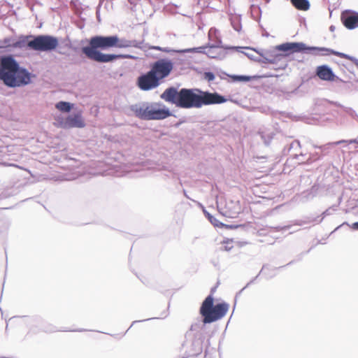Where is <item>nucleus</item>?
<instances>
[{
    "label": "nucleus",
    "instance_id": "39448f33",
    "mask_svg": "<svg viewBox=\"0 0 358 358\" xmlns=\"http://www.w3.org/2000/svg\"><path fill=\"white\" fill-rule=\"evenodd\" d=\"M276 49L278 51L285 52L287 55H289L294 52H301L305 51H314L317 52H323V55H334L338 56L341 58L348 59V56L344 53L339 52L337 51H334L333 50L327 48H320V47H308L303 43H285L280 44L276 47Z\"/></svg>",
    "mask_w": 358,
    "mask_h": 358
},
{
    "label": "nucleus",
    "instance_id": "dca6fc26",
    "mask_svg": "<svg viewBox=\"0 0 358 358\" xmlns=\"http://www.w3.org/2000/svg\"><path fill=\"white\" fill-rule=\"evenodd\" d=\"M73 104L66 102V101H59L56 103L55 107L59 111L62 112H69L72 108Z\"/></svg>",
    "mask_w": 358,
    "mask_h": 358
},
{
    "label": "nucleus",
    "instance_id": "a211bd4d",
    "mask_svg": "<svg viewBox=\"0 0 358 358\" xmlns=\"http://www.w3.org/2000/svg\"><path fill=\"white\" fill-rule=\"evenodd\" d=\"M222 245L224 247V250L226 251H229L233 248V240L232 239H226L222 241Z\"/></svg>",
    "mask_w": 358,
    "mask_h": 358
},
{
    "label": "nucleus",
    "instance_id": "4be33fe9",
    "mask_svg": "<svg viewBox=\"0 0 358 358\" xmlns=\"http://www.w3.org/2000/svg\"><path fill=\"white\" fill-rule=\"evenodd\" d=\"M203 78L208 82H210L215 79V75L212 72H205L203 73Z\"/></svg>",
    "mask_w": 358,
    "mask_h": 358
},
{
    "label": "nucleus",
    "instance_id": "4468645a",
    "mask_svg": "<svg viewBox=\"0 0 358 358\" xmlns=\"http://www.w3.org/2000/svg\"><path fill=\"white\" fill-rule=\"evenodd\" d=\"M290 2L299 10L306 11L310 6L308 0H290Z\"/></svg>",
    "mask_w": 358,
    "mask_h": 358
},
{
    "label": "nucleus",
    "instance_id": "412c9836",
    "mask_svg": "<svg viewBox=\"0 0 358 358\" xmlns=\"http://www.w3.org/2000/svg\"><path fill=\"white\" fill-rule=\"evenodd\" d=\"M233 81H249L250 77L246 76H230Z\"/></svg>",
    "mask_w": 358,
    "mask_h": 358
},
{
    "label": "nucleus",
    "instance_id": "423d86ee",
    "mask_svg": "<svg viewBox=\"0 0 358 358\" xmlns=\"http://www.w3.org/2000/svg\"><path fill=\"white\" fill-rule=\"evenodd\" d=\"M58 45L57 38L50 35H39L29 41L27 48L35 51L48 52L54 50Z\"/></svg>",
    "mask_w": 358,
    "mask_h": 358
},
{
    "label": "nucleus",
    "instance_id": "ddd939ff",
    "mask_svg": "<svg viewBox=\"0 0 358 358\" xmlns=\"http://www.w3.org/2000/svg\"><path fill=\"white\" fill-rule=\"evenodd\" d=\"M149 105H143L141 106H135L132 108L135 115L140 119L148 120Z\"/></svg>",
    "mask_w": 358,
    "mask_h": 358
},
{
    "label": "nucleus",
    "instance_id": "6ab92c4d",
    "mask_svg": "<svg viewBox=\"0 0 358 358\" xmlns=\"http://www.w3.org/2000/svg\"><path fill=\"white\" fill-rule=\"evenodd\" d=\"M204 213H205L206 216L208 217V219L209 220V221L214 226L218 227L222 224V223H220L216 218H215L213 216H212L209 213L205 211Z\"/></svg>",
    "mask_w": 358,
    "mask_h": 358
},
{
    "label": "nucleus",
    "instance_id": "20e7f679",
    "mask_svg": "<svg viewBox=\"0 0 358 358\" xmlns=\"http://www.w3.org/2000/svg\"><path fill=\"white\" fill-rule=\"evenodd\" d=\"M214 298L212 294L208 295L203 301L199 313L203 317L204 324L212 323L224 317L229 310V304L222 302L213 305Z\"/></svg>",
    "mask_w": 358,
    "mask_h": 358
},
{
    "label": "nucleus",
    "instance_id": "aec40b11",
    "mask_svg": "<svg viewBox=\"0 0 358 358\" xmlns=\"http://www.w3.org/2000/svg\"><path fill=\"white\" fill-rule=\"evenodd\" d=\"M346 143L348 144H352V143H357L358 144V141L356 140V139H351V140H341V141H336V142H333V143H330L329 144L331 145H339V144H341V143Z\"/></svg>",
    "mask_w": 358,
    "mask_h": 358
},
{
    "label": "nucleus",
    "instance_id": "9d476101",
    "mask_svg": "<svg viewBox=\"0 0 358 358\" xmlns=\"http://www.w3.org/2000/svg\"><path fill=\"white\" fill-rule=\"evenodd\" d=\"M159 105V103H156L154 105L150 106L148 120H164L171 115V111L165 106H164L162 108L156 107V106Z\"/></svg>",
    "mask_w": 358,
    "mask_h": 358
},
{
    "label": "nucleus",
    "instance_id": "6e6552de",
    "mask_svg": "<svg viewBox=\"0 0 358 358\" xmlns=\"http://www.w3.org/2000/svg\"><path fill=\"white\" fill-rule=\"evenodd\" d=\"M160 83V81L150 71L139 76L137 80L138 87L144 91L156 88Z\"/></svg>",
    "mask_w": 358,
    "mask_h": 358
},
{
    "label": "nucleus",
    "instance_id": "f257e3e1",
    "mask_svg": "<svg viewBox=\"0 0 358 358\" xmlns=\"http://www.w3.org/2000/svg\"><path fill=\"white\" fill-rule=\"evenodd\" d=\"M160 97L181 108H199L203 105L220 104L227 101L223 96L216 92L186 88L178 91L173 87L166 89Z\"/></svg>",
    "mask_w": 358,
    "mask_h": 358
},
{
    "label": "nucleus",
    "instance_id": "1a4fd4ad",
    "mask_svg": "<svg viewBox=\"0 0 358 358\" xmlns=\"http://www.w3.org/2000/svg\"><path fill=\"white\" fill-rule=\"evenodd\" d=\"M59 125L63 128H83L85 127V121L83 118L81 112L69 115L65 119L59 122Z\"/></svg>",
    "mask_w": 358,
    "mask_h": 358
},
{
    "label": "nucleus",
    "instance_id": "9b49d317",
    "mask_svg": "<svg viewBox=\"0 0 358 358\" xmlns=\"http://www.w3.org/2000/svg\"><path fill=\"white\" fill-rule=\"evenodd\" d=\"M341 19L344 26L349 29H353L358 27L357 13H352L350 11L343 12Z\"/></svg>",
    "mask_w": 358,
    "mask_h": 358
},
{
    "label": "nucleus",
    "instance_id": "7ed1b4c3",
    "mask_svg": "<svg viewBox=\"0 0 358 358\" xmlns=\"http://www.w3.org/2000/svg\"><path fill=\"white\" fill-rule=\"evenodd\" d=\"M0 80L9 87L24 86L31 81V73L20 66L11 55L0 59Z\"/></svg>",
    "mask_w": 358,
    "mask_h": 358
},
{
    "label": "nucleus",
    "instance_id": "f3484780",
    "mask_svg": "<svg viewBox=\"0 0 358 358\" xmlns=\"http://www.w3.org/2000/svg\"><path fill=\"white\" fill-rule=\"evenodd\" d=\"M31 37H32L31 36H27L17 41L13 42L12 43V47L13 48H24V47L27 46V42L29 41H27V39L29 38H31Z\"/></svg>",
    "mask_w": 358,
    "mask_h": 358
},
{
    "label": "nucleus",
    "instance_id": "2eb2a0df",
    "mask_svg": "<svg viewBox=\"0 0 358 358\" xmlns=\"http://www.w3.org/2000/svg\"><path fill=\"white\" fill-rule=\"evenodd\" d=\"M239 208L234 205L232 202H230L226 206V209L224 210V214L230 217H235L239 212Z\"/></svg>",
    "mask_w": 358,
    "mask_h": 358
},
{
    "label": "nucleus",
    "instance_id": "f03ea898",
    "mask_svg": "<svg viewBox=\"0 0 358 358\" xmlns=\"http://www.w3.org/2000/svg\"><path fill=\"white\" fill-rule=\"evenodd\" d=\"M129 46V41L120 40L117 36H96L90 38L88 46L82 48V52L91 60L106 63L119 58L127 57V56L103 54L99 49L106 50L113 47L122 48Z\"/></svg>",
    "mask_w": 358,
    "mask_h": 358
},
{
    "label": "nucleus",
    "instance_id": "f8f14e48",
    "mask_svg": "<svg viewBox=\"0 0 358 358\" xmlns=\"http://www.w3.org/2000/svg\"><path fill=\"white\" fill-rule=\"evenodd\" d=\"M317 76L325 81H337L340 79L334 75L332 70L327 65L319 66L316 69Z\"/></svg>",
    "mask_w": 358,
    "mask_h": 358
},
{
    "label": "nucleus",
    "instance_id": "5701e85b",
    "mask_svg": "<svg viewBox=\"0 0 358 358\" xmlns=\"http://www.w3.org/2000/svg\"><path fill=\"white\" fill-rule=\"evenodd\" d=\"M1 43H2L3 45L1 46V48H9V47H12V43L13 42L11 41L10 38H4Z\"/></svg>",
    "mask_w": 358,
    "mask_h": 358
},
{
    "label": "nucleus",
    "instance_id": "0eeeda50",
    "mask_svg": "<svg viewBox=\"0 0 358 358\" xmlns=\"http://www.w3.org/2000/svg\"><path fill=\"white\" fill-rule=\"evenodd\" d=\"M173 69V62L168 59H159L151 65L150 71L161 82L169 76Z\"/></svg>",
    "mask_w": 358,
    "mask_h": 358
},
{
    "label": "nucleus",
    "instance_id": "b1692460",
    "mask_svg": "<svg viewBox=\"0 0 358 358\" xmlns=\"http://www.w3.org/2000/svg\"><path fill=\"white\" fill-rule=\"evenodd\" d=\"M352 228L353 229L358 230V222L353 223L352 225Z\"/></svg>",
    "mask_w": 358,
    "mask_h": 358
}]
</instances>
